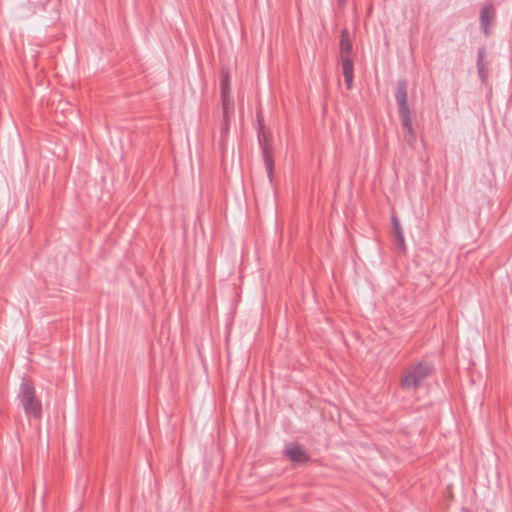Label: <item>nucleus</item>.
<instances>
[{
  "instance_id": "obj_1",
  "label": "nucleus",
  "mask_w": 512,
  "mask_h": 512,
  "mask_svg": "<svg viewBox=\"0 0 512 512\" xmlns=\"http://www.w3.org/2000/svg\"><path fill=\"white\" fill-rule=\"evenodd\" d=\"M432 371V366L428 363H411L402 370L400 385L404 390H416L423 384Z\"/></svg>"
},
{
  "instance_id": "obj_7",
  "label": "nucleus",
  "mask_w": 512,
  "mask_h": 512,
  "mask_svg": "<svg viewBox=\"0 0 512 512\" xmlns=\"http://www.w3.org/2000/svg\"><path fill=\"white\" fill-rule=\"evenodd\" d=\"M494 15H495V12L492 7L487 6V7L483 8V10L481 12V21H482V25L485 29V32L487 31L488 26L494 19Z\"/></svg>"
},
{
  "instance_id": "obj_9",
  "label": "nucleus",
  "mask_w": 512,
  "mask_h": 512,
  "mask_svg": "<svg viewBox=\"0 0 512 512\" xmlns=\"http://www.w3.org/2000/svg\"><path fill=\"white\" fill-rule=\"evenodd\" d=\"M346 0H339L340 4H344Z\"/></svg>"
},
{
  "instance_id": "obj_5",
  "label": "nucleus",
  "mask_w": 512,
  "mask_h": 512,
  "mask_svg": "<svg viewBox=\"0 0 512 512\" xmlns=\"http://www.w3.org/2000/svg\"><path fill=\"white\" fill-rule=\"evenodd\" d=\"M221 95L224 116L227 118L229 111L233 108V100L230 97V78L227 73L222 76Z\"/></svg>"
},
{
  "instance_id": "obj_2",
  "label": "nucleus",
  "mask_w": 512,
  "mask_h": 512,
  "mask_svg": "<svg viewBox=\"0 0 512 512\" xmlns=\"http://www.w3.org/2000/svg\"><path fill=\"white\" fill-rule=\"evenodd\" d=\"M20 404L28 417L40 419L42 416V403L36 396L33 382L24 377L21 381L18 393Z\"/></svg>"
},
{
  "instance_id": "obj_8",
  "label": "nucleus",
  "mask_w": 512,
  "mask_h": 512,
  "mask_svg": "<svg viewBox=\"0 0 512 512\" xmlns=\"http://www.w3.org/2000/svg\"><path fill=\"white\" fill-rule=\"evenodd\" d=\"M395 229H396V231L398 233V236H399L400 240L403 241V236L400 233L399 224L396 223V222H395Z\"/></svg>"
},
{
  "instance_id": "obj_4",
  "label": "nucleus",
  "mask_w": 512,
  "mask_h": 512,
  "mask_svg": "<svg viewBox=\"0 0 512 512\" xmlns=\"http://www.w3.org/2000/svg\"><path fill=\"white\" fill-rule=\"evenodd\" d=\"M396 99L399 106V114L401 116L403 125L407 128L408 132H411V118L409 114V108L407 105V94L404 88H399L396 94Z\"/></svg>"
},
{
  "instance_id": "obj_3",
  "label": "nucleus",
  "mask_w": 512,
  "mask_h": 512,
  "mask_svg": "<svg viewBox=\"0 0 512 512\" xmlns=\"http://www.w3.org/2000/svg\"><path fill=\"white\" fill-rule=\"evenodd\" d=\"M352 43L347 31H343L340 41V61L342 65L345 84L348 89L353 87V59H352Z\"/></svg>"
},
{
  "instance_id": "obj_6",
  "label": "nucleus",
  "mask_w": 512,
  "mask_h": 512,
  "mask_svg": "<svg viewBox=\"0 0 512 512\" xmlns=\"http://www.w3.org/2000/svg\"><path fill=\"white\" fill-rule=\"evenodd\" d=\"M285 455L291 461L304 463L308 460L306 452L297 444H288L285 447Z\"/></svg>"
}]
</instances>
